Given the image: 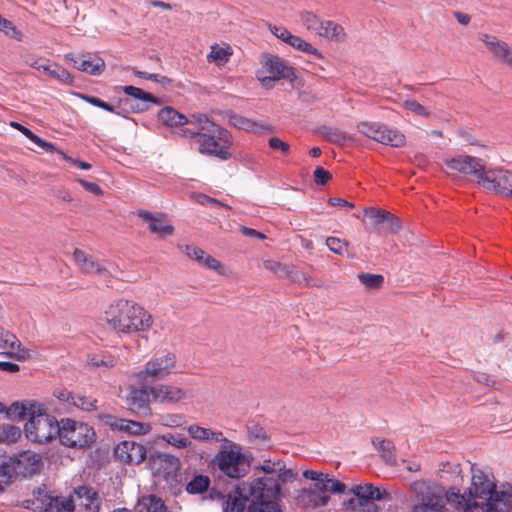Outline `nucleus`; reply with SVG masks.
<instances>
[{"instance_id":"15","label":"nucleus","mask_w":512,"mask_h":512,"mask_svg":"<svg viewBox=\"0 0 512 512\" xmlns=\"http://www.w3.org/2000/svg\"><path fill=\"white\" fill-rule=\"evenodd\" d=\"M25 63L62 84L70 85L73 82V76L65 68L58 64H51L48 60L35 59L32 56H28L25 59Z\"/></svg>"},{"instance_id":"16","label":"nucleus","mask_w":512,"mask_h":512,"mask_svg":"<svg viewBox=\"0 0 512 512\" xmlns=\"http://www.w3.org/2000/svg\"><path fill=\"white\" fill-rule=\"evenodd\" d=\"M114 455L125 464L138 465L146 458V448L135 441H123L115 447Z\"/></svg>"},{"instance_id":"45","label":"nucleus","mask_w":512,"mask_h":512,"mask_svg":"<svg viewBox=\"0 0 512 512\" xmlns=\"http://www.w3.org/2000/svg\"><path fill=\"white\" fill-rule=\"evenodd\" d=\"M263 266L279 278H287L290 276V267L281 262L268 259L263 262Z\"/></svg>"},{"instance_id":"7","label":"nucleus","mask_w":512,"mask_h":512,"mask_svg":"<svg viewBox=\"0 0 512 512\" xmlns=\"http://www.w3.org/2000/svg\"><path fill=\"white\" fill-rule=\"evenodd\" d=\"M60 421L48 414L42 405L40 411L31 416L25 424L26 437L39 444L48 443L58 437Z\"/></svg>"},{"instance_id":"11","label":"nucleus","mask_w":512,"mask_h":512,"mask_svg":"<svg viewBox=\"0 0 512 512\" xmlns=\"http://www.w3.org/2000/svg\"><path fill=\"white\" fill-rule=\"evenodd\" d=\"M357 128L364 136L384 145L402 147L406 142L404 134L400 131L388 128L386 125L378 122H361L357 125Z\"/></svg>"},{"instance_id":"61","label":"nucleus","mask_w":512,"mask_h":512,"mask_svg":"<svg viewBox=\"0 0 512 512\" xmlns=\"http://www.w3.org/2000/svg\"><path fill=\"white\" fill-rule=\"evenodd\" d=\"M268 145L271 149H273L274 151H279L283 155H288L290 152V146L288 145V143L282 141L278 137H271L268 140Z\"/></svg>"},{"instance_id":"57","label":"nucleus","mask_w":512,"mask_h":512,"mask_svg":"<svg viewBox=\"0 0 512 512\" xmlns=\"http://www.w3.org/2000/svg\"><path fill=\"white\" fill-rule=\"evenodd\" d=\"M288 278L294 283L303 284L308 287L316 285V283L311 277H309L307 274L301 271H292L290 269V276Z\"/></svg>"},{"instance_id":"4","label":"nucleus","mask_w":512,"mask_h":512,"mask_svg":"<svg viewBox=\"0 0 512 512\" xmlns=\"http://www.w3.org/2000/svg\"><path fill=\"white\" fill-rule=\"evenodd\" d=\"M211 464L226 477L239 479L248 473L250 460L240 444L226 438L221 442Z\"/></svg>"},{"instance_id":"47","label":"nucleus","mask_w":512,"mask_h":512,"mask_svg":"<svg viewBox=\"0 0 512 512\" xmlns=\"http://www.w3.org/2000/svg\"><path fill=\"white\" fill-rule=\"evenodd\" d=\"M358 279L369 289H378L384 282V277L380 274L360 273Z\"/></svg>"},{"instance_id":"48","label":"nucleus","mask_w":512,"mask_h":512,"mask_svg":"<svg viewBox=\"0 0 512 512\" xmlns=\"http://www.w3.org/2000/svg\"><path fill=\"white\" fill-rule=\"evenodd\" d=\"M20 132L23 133L29 140H31L34 144H36L43 150H45L47 152L56 151V147L54 144L47 142L44 139L40 138L38 135L33 133L30 129L26 128L25 126L22 127Z\"/></svg>"},{"instance_id":"18","label":"nucleus","mask_w":512,"mask_h":512,"mask_svg":"<svg viewBox=\"0 0 512 512\" xmlns=\"http://www.w3.org/2000/svg\"><path fill=\"white\" fill-rule=\"evenodd\" d=\"M66 59L71 61L74 66L82 72L90 75L99 76L105 70V61L97 55L86 54H68Z\"/></svg>"},{"instance_id":"21","label":"nucleus","mask_w":512,"mask_h":512,"mask_svg":"<svg viewBox=\"0 0 512 512\" xmlns=\"http://www.w3.org/2000/svg\"><path fill=\"white\" fill-rule=\"evenodd\" d=\"M479 39L499 62L512 69V49L506 42L485 33L480 34Z\"/></svg>"},{"instance_id":"38","label":"nucleus","mask_w":512,"mask_h":512,"mask_svg":"<svg viewBox=\"0 0 512 512\" xmlns=\"http://www.w3.org/2000/svg\"><path fill=\"white\" fill-rule=\"evenodd\" d=\"M287 44H289L290 46H292L293 48H295V49H297V50H299L301 52H305L307 54L314 55L317 58H322L323 57L322 53L318 49L313 47L310 43L306 42L305 40H303L299 36H296V35L292 34V36L289 39V41L287 42Z\"/></svg>"},{"instance_id":"27","label":"nucleus","mask_w":512,"mask_h":512,"mask_svg":"<svg viewBox=\"0 0 512 512\" xmlns=\"http://www.w3.org/2000/svg\"><path fill=\"white\" fill-rule=\"evenodd\" d=\"M187 432L192 439L200 442L221 443L222 441L226 440V437L221 431L202 427L197 424L188 426Z\"/></svg>"},{"instance_id":"6","label":"nucleus","mask_w":512,"mask_h":512,"mask_svg":"<svg viewBox=\"0 0 512 512\" xmlns=\"http://www.w3.org/2000/svg\"><path fill=\"white\" fill-rule=\"evenodd\" d=\"M411 491L418 501L413 506L412 512H445L447 494L437 485H431L425 481H415L411 484Z\"/></svg>"},{"instance_id":"49","label":"nucleus","mask_w":512,"mask_h":512,"mask_svg":"<svg viewBox=\"0 0 512 512\" xmlns=\"http://www.w3.org/2000/svg\"><path fill=\"white\" fill-rule=\"evenodd\" d=\"M300 18H301V22H302L303 26L307 30L312 31V32H314L317 35L323 20L318 18L312 12H303V13H301Z\"/></svg>"},{"instance_id":"55","label":"nucleus","mask_w":512,"mask_h":512,"mask_svg":"<svg viewBox=\"0 0 512 512\" xmlns=\"http://www.w3.org/2000/svg\"><path fill=\"white\" fill-rule=\"evenodd\" d=\"M96 403L97 400L90 397L75 395L72 405L84 411H93L97 408Z\"/></svg>"},{"instance_id":"19","label":"nucleus","mask_w":512,"mask_h":512,"mask_svg":"<svg viewBox=\"0 0 512 512\" xmlns=\"http://www.w3.org/2000/svg\"><path fill=\"white\" fill-rule=\"evenodd\" d=\"M150 396V386L131 388L127 397V405L132 412L140 416H150L152 413L149 405Z\"/></svg>"},{"instance_id":"62","label":"nucleus","mask_w":512,"mask_h":512,"mask_svg":"<svg viewBox=\"0 0 512 512\" xmlns=\"http://www.w3.org/2000/svg\"><path fill=\"white\" fill-rule=\"evenodd\" d=\"M185 253L189 258L197 261L200 265H202L206 256V253L196 246L187 245L185 248Z\"/></svg>"},{"instance_id":"17","label":"nucleus","mask_w":512,"mask_h":512,"mask_svg":"<svg viewBox=\"0 0 512 512\" xmlns=\"http://www.w3.org/2000/svg\"><path fill=\"white\" fill-rule=\"evenodd\" d=\"M11 460L15 475L23 477L32 476L38 473L43 466L41 456L32 451L22 452L16 458Z\"/></svg>"},{"instance_id":"23","label":"nucleus","mask_w":512,"mask_h":512,"mask_svg":"<svg viewBox=\"0 0 512 512\" xmlns=\"http://www.w3.org/2000/svg\"><path fill=\"white\" fill-rule=\"evenodd\" d=\"M28 508L43 512H51L57 504V496L45 485L38 487L32 493V498L27 500Z\"/></svg>"},{"instance_id":"5","label":"nucleus","mask_w":512,"mask_h":512,"mask_svg":"<svg viewBox=\"0 0 512 512\" xmlns=\"http://www.w3.org/2000/svg\"><path fill=\"white\" fill-rule=\"evenodd\" d=\"M184 135L195 138L198 143L199 153L217 157L220 160H228L232 154V136L228 130L220 125L212 126L207 132H195L189 128L184 130Z\"/></svg>"},{"instance_id":"51","label":"nucleus","mask_w":512,"mask_h":512,"mask_svg":"<svg viewBox=\"0 0 512 512\" xmlns=\"http://www.w3.org/2000/svg\"><path fill=\"white\" fill-rule=\"evenodd\" d=\"M117 360L111 355L94 356L89 360V365L93 368H106L110 369L115 367Z\"/></svg>"},{"instance_id":"10","label":"nucleus","mask_w":512,"mask_h":512,"mask_svg":"<svg viewBox=\"0 0 512 512\" xmlns=\"http://www.w3.org/2000/svg\"><path fill=\"white\" fill-rule=\"evenodd\" d=\"M478 184L485 190L503 198L512 199V171L503 167L485 169Z\"/></svg>"},{"instance_id":"9","label":"nucleus","mask_w":512,"mask_h":512,"mask_svg":"<svg viewBox=\"0 0 512 512\" xmlns=\"http://www.w3.org/2000/svg\"><path fill=\"white\" fill-rule=\"evenodd\" d=\"M176 363L177 360L174 353L167 352L165 354L152 357L145 363L143 369L133 375V378L138 383L164 380L175 372Z\"/></svg>"},{"instance_id":"43","label":"nucleus","mask_w":512,"mask_h":512,"mask_svg":"<svg viewBox=\"0 0 512 512\" xmlns=\"http://www.w3.org/2000/svg\"><path fill=\"white\" fill-rule=\"evenodd\" d=\"M22 431L19 427L14 425L0 426V442L15 443L21 437Z\"/></svg>"},{"instance_id":"25","label":"nucleus","mask_w":512,"mask_h":512,"mask_svg":"<svg viewBox=\"0 0 512 512\" xmlns=\"http://www.w3.org/2000/svg\"><path fill=\"white\" fill-rule=\"evenodd\" d=\"M263 68L270 74L278 78H285L290 81L296 78L295 70L287 66L279 57L266 55L263 59Z\"/></svg>"},{"instance_id":"50","label":"nucleus","mask_w":512,"mask_h":512,"mask_svg":"<svg viewBox=\"0 0 512 512\" xmlns=\"http://www.w3.org/2000/svg\"><path fill=\"white\" fill-rule=\"evenodd\" d=\"M162 439L171 446L178 449L188 448L192 446V442L187 437L179 434L175 435L168 433L163 435Z\"/></svg>"},{"instance_id":"40","label":"nucleus","mask_w":512,"mask_h":512,"mask_svg":"<svg viewBox=\"0 0 512 512\" xmlns=\"http://www.w3.org/2000/svg\"><path fill=\"white\" fill-rule=\"evenodd\" d=\"M249 441L254 444H265L267 435L263 427L253 421L249 422L246 426Z\"/></svg>"},{"instance_id":"35","label":"nucleus","mask_w":512,"mask_h":512,"mask_svg":"<svg viewBox=\"0 0 512 512\" xmlns=\"http://www.w3.org/2000/svg\"><path fill=\"white\" fill-rule=\"evenodd\" d=\"M158 117L160 121L169 126L186 124L187 118L172 107H165L160 110Z\"/></svg>"},{"instance_id":"46","label":"nucleus","mask_w":512,"mask_h":512,"mask_svg":"<svg viewBox=\"0 0 512 512\" xmlns=\"http://www.w3.org/2000/svg\"><path fill=\"white\" fill-rule=\"evenodd\" d=\"M159 423L165 427L178 428L185 423V416L180 413H167L159 418Z\"/></svg>"},{"instance_id":"33","label":"nucleus","mask_w":512,"mask_h":512,"mask_svg":"<svg viewBox=\"0 0 512 512\" xmlns=\"http://www.w3.org/2000/svg\"><path fill=\"white\" fill-rule=\"evenodd\" d=\"M42 404H38L35 402H15L9 408V414L12 417L19 418L24 420L25 418L30 419L31 416L40 411V407Z\"/></svg>"},{"instance_id":"59","label":"nucleus","mask_w":512,"mask_h":512,"mask_svg":"<svg viewBox=\"0 0 512 512\" xmlns=\"http://www.w3.org/2000/svg\"><path fill=\"white\" fill-rule=\"evenodd\" d=\"M14 475L15 473L12 460L10 463L3 462L0 465V480L2 482L8 485L12 481Z\"/></svg>"},{"instance_id":"31","label":"nucleus","mask_w":512,"mask_h":512,"mask_svg":"<svg viewBox=\"0 0 512 512\" xmlns=\"http://www.w3.org/2000/svg\"><path fill=\"white\" fill-rule=\"evenodd\" d=\"M135 510L136 512H171L165 502L154 494L142 496Z\"/></svg>"},{"instance_id":"58","label":"nucleus","mask_w":512,"mask_h":512,"mask_svg":"<svg viewBox=\"0 0 512 512\" xmlns=\"http://www.w3.org/2000/svg\"><path fill=\"white\" fill-rule=\"evenodd\" d=\"M403 107L417 115L423 116V117H429L430 112L422 106L419 102L416 100H406L403 103Z\"/></svg>"},{"instance_id":"63","label":"nucleus","mask_w":512,"mask_h":512,"mask_svg":"<svg viewBox=\"0 0 512 512\" xmlns=\"http://www.w3.org/2000/svg\"><path fill=\"white\" fill-rule=\"evenodd\" d=\"M282 462H273L271 460H265L263 464L259 467L265 474H267V477H274V475L277 474V472L280 470Z\"/></svg>"},{"instance_id":"36","label":"nucleus","mask_w":512,"mask_h":512,"mask_svg":"<svg viewBox=\"0 0 512 512\" xmlns=\"http://www.w3.org/2000/svg\"><path fill=\"white\" fill-rule=\"evenodd\" d=\"M124 92L125 94L142 101L141 106H138L139 110H147L150 103H157V99L155 97L140 88L134 86H125Z\"/></svg>"},{"instance_id":"12","label":"nucleus","mask_w":512,"mask_h":512,"mask_svg":"<svg viewBox=\"0 0 512 512\" xmlns=\"http://www.w3.org/2000/svg\"><path fill=\"white\" fill-rule=\"evenodd\" d=\"M445 165L454 171H457L464 175H474L477 181L482 173H484L486 167L481 159L470 155H458L452 158L444 159Z\"/></svg>"},{"instance_id":"37","label":"nucleus","mask_w":512,"mask_h":512,"mask_svg":"<svg viewBox=\"0 0 512 512\" xmlns=\"http://www.w3.org/2000/svg\"><path fill=\"white\" fill-rule=\"evenodd\" d=\"M210 478L206 475H196L186 484V491L189 494H202L210 486Z\"/></svg>"},{"instance_id":"2","label":"nucleus","mask_w":512,"mask_h":512,"mask_svg":"<svg viewBox=\"0 0 512 512\" xmlns=\"http://www.w3.org/2000/svg\"><path fill=\"white\" fill-rule=\"evenodd\" d=\"M104 319L114 331L127 335L146 332L153 325L152 315L144 307L124 298L109 304Z\"/></svg>"},{"instance_id":"42","label":"nucleus","mask_w":512,"mask_h":512,"mask_svg":"<svg viewBox=\"0 0 512 512\" xmlns=\"http://www.w3.org/2000/svg\"><path fill=\"white\" fill-rule=\"evenodd\" d=\"M231 55L232 50L230 46L219 47L218 45H214L211 47V51L207 57L209 61H214L217 64L221 65L226 63Z\"/></svg>"},{"instance_id":"34","label":"nucleus","mask_w":512,"mask_h":512,"mask_svg":"<svg viewBox=\"0 0 512 512\" xmlns=\"http://www.w3.org/2000/svg\"><path fill=\"white\" fill-rule=\"evenodd\" d=\"M354 499H376L382 500L388 496L385 490L374 487L372 484L356 485L352 488Z\"/></svg>"},{"instance_id":"56","label":"nucleus","mask_w":512,"mask_h":512,"mask_svg":"<svg viewBox=\"0 0 512 512\" xmlns=\"http://www.w3.org/2000/svg\"><path fill=\"white\" fill-rule=\"evenodd\" d=\"M366 216L376 220V223H382L386 220H392V214L390 212L377 209L374 207H368L364 210Z\"/></svg>"},{"instance_id":"28","label":"nucleus","mask_w":512,"mask_h":512,"mask_svg":"<svg viewBox=\"0 0 512 512\" xmlns=\"http://www.w3.org/2000/svg\"><path fill=\"white\" fill-rule=\"evenodd\" d=\"M317 35L331 42H344L347 38L344 27L332 20H323Z\"/></svg>"},{"instance_id":"1","label":"nucleus","mask_w":512,"mask_h":512,"mask_svg":"<svg viewBox=\"0 0 512 512\" xmlns=\"http://www.w3.org/2000/svg\"><path fill=\"white\" fill-rule=\"evenodd\" d=\"M447 502L463 512H508L512 508V486L501 484L497 488L491 472L471 465V485L463 494L451 488Z\"/></svg>"},{"instance_id":"24","label":"nucleus","mask_w":512,"mask_h":512,"mask_svg":"<svg viewBox=\"0 0 512 512\" xmlns=\"http://www.w3.org/2000/svg\"><path fill=\"white\" fill-rule=\"evenodd\" d=\"M76 507L79 512H98L100 508V499L94 489L81 486L75 490Z\"/></svg>"},{"instance_id":"8","label":"nucleus","mask_w":512,"mask_h":512,"mask_svg":"<svg viewBox=\"0 0 512 512\" xmlns=\"http://www.w3.org/2000/svg\"><path fill=\"white\" fill-rule=\"evenodd\" d=\"M95 432L91 426L70 418L60 420L58 438L69 448H83L95 441Z\"/></svg>"},{"instance_id":"26","label":"nucleus","mask_w":512,"mask_h":512,"mask_svg":"<svg viewBox=\"0 0 512 512\" xmlns=\"http://www.w3.org/2000/svg\"><path fill=\"white\" fill-rule=\"evenodd\" d=\"M106 423L114 430L124 431L132 435H145L151 431L150 424L134 420L107 417Z\"/></svg>"},{"instance_id":"44","label":"nucleus","mask_w":512,"mask_h":512,"mask_svg":"<svg viewBox=\"0 0 512 512\" xmlns=\"http://www.w3.org/2000/svg\"><path fill=\"white\" fill-rule=\"evenodd\" d=\"M186 124L195 125L199 128L198 132H207L212 129V126H217L218 124L210 121L206 114H192L190 119H187Z\"/></svg>"},{"instance_id":"54","label":"nucleus","mask_w":512,"mask_h":512,"mask_svg":"<svg viewBox=\"0 0 512 512\" xmlns=\"http://www.w3.org/2000/svg\"><path fill=\"white\" fill-rule=\"evenodd\" d=\"M76 508L75 494L69 498L58 497L57 504L51 512H73Z\"/></svg>"},{"instance_id":"64","label":"nucleus","mask_w":512,"mask_h":512,"mask_svg":"<svg viewBox=\"0 0 512 512\" xmlns=\"http://www.w3.org/2000/svg\"><path fill=\"white\" fill-rule=\"evenodd\" d=\"M81 98L96 107L102 108L109 112H114V107L112 105H110L109 103L101 100L100 98L93 97V96H87V95H81Z\"/></svg>"},{"instance_id":"20","label":"nucleus","mask_w":512,"mask_h":512,"mask_svg":"<svg viewBox=\"0 0 512 512\" xmlns=\"http://www.w3.org/2000/svg\"><path fill=\"white\" fill-rule=\"evenodd\" d=\"M0 349L2 353L18 361L29 358V350L21 347L18 338L11 332L0 328Z\"/></svg>"},{"instance_id":"3","label":"nucleus","mask_w":512,"mask_h":512,"mask_svg":"<svg viewBox=\"0 0 512 512\" xmlns=\"http://www.w3.org/2000/svg\"><path fill=\"white\" fill-rule=\"evenodd\" d=\"M241 495L248 498L247 512H282L281 488L273 477H261L240 484Z\"/></svg>"},{"instance_id":"14","label":"nucleus","mask_w":512,"mask_h":512,"mask_svg":"<svg viewBox=\"0 0 512 512\" xmlns=\"http://www.w3.org/2000/svg\"><path fill=\"white\" fill-rule=\"evenodd\" d=\"M155 465V475L163 478L167 482L176 480L177 474L179 472V488L182 487L185 479L180 472L181 463L177 457L168 454L161 455L158 457Z\"/></svg>"},{"instance_id":"30","label":"nucleus","mask_w":512,"mask_h":512,"mask_svg":"<svg viewBox=\"0 0 512 512\" xmlns=\"http://www.w3.org/2000/svg\"><path fill=\"white\" fill-rule=\"evenodd\" d=\"M229 123L238 129H242L244 131L253 132L257 134L271 132L273 130L272 127L269 125L255 122L251 119H248L237 114L229 115Z\"/></svg>"},{"instance_id":"22","label":"nucleus","mask_w":512,"mask_h":512,"mask_svg":"<svg viewBox=\"0 0 512 512\" xmlns=\"http://www.w3.org/2000/svg\"><path fill=\"white\" fill-rule=\"evenodd\" d=\"M150 392L153 401L160 403H178L187 397L185 390L174 385L150 386Z\"/></svg>"},{"instance_id":"29","label":"nucleus","mask_w":512,"mask_h":512,"mask_svg":"<svg viewBox=\"0 0 512 512\" xmlns=\"http://www.w3.org/2000/svg\"><path fill=\"white\" fill-rule=\"evenodd\" d=\"M73 258L78 268L84 273L100 274L103 270L101 263L80 249L74 250Z\"/></svg>"},{"instance_id":"53","label":"nucleus","mask_w":512,"mask_h":512,"mask_svg":"<svg viewBox=\"0 0 512 512\" xmlns=\"http://www.w3.org/2000/svg\"><path fill=\"white\" fill-rule=\"evenodd\" d=\"M0 31L4 32L10 38L20 41L22 33L15 27V25L8 19L0 15Z\"/></svg>"},{"instance_id":"60","label":"nucleus","mask_w":512,"mask_h":512,"mask_svg":"<svg viewBox=\"0 0 512 512\" xmlns=\"http://www.w3.org/2000/svg\"><path fill=\"white\" fill-rule=\"evenodd\" d=\"M273 478L277 480L278 485L280 486V482L286 483L295 480L296 474L291 469H286L285 465L282 463L276 477Z\"/></svg>"},{"instance_id":"32","label":"nucleus","mask_w":512,"mask_h":512,"mask_svg":"<svg viewBox=\"0 0 512 512\" xmlns=\"http://www.w3.org/2000/svg\"><path fill=\"white\" fill-rule=\"evenodd\" d=\"M240 485L237 489L226 496L222 503L223 512H243L248 505V498L241 495Z\"/></svg>"},{"instance_id":"52","label":"nucleus","mask_w":512,"mask_h":512,"mask_svg":"<svg viewBox=\"0 0 512 512\" xmlns=\"http://www.w3.org/2000/svg\"><path fill=\"white\" fill-rule=\"evenodd\" d=\"M326 245L335 254L344 255L348 251V242L337 237H328Z\"/></svg>"},{"instance_id":"13","label":"nucleus","mask_w":512,"mask_h":512,"mask_svg":"<svg viewBox=\"0 0 512 512\" xmlns=\"http://www.w3.org/2000/svg\"><path fill=\"white\" fill-rule=\"evenodd\" d=\"M137 215L147 224L149 232L159 238L163 239L174 234V226L167 220L165 214L139 210Z\"/></svg>"},{"instance_id":"39","label":"nucleus","mask_w":512,"mask_h":512,"mask_svg":"<svg viewBox=\"0 0 512 512\" xmlns=\"http://www.w3.org/2000/svg\"><path fill=\"white\" fill-rule=\"evenodd\" d=\"M373 445L382 452V458L388 464L395 463L394 445L391 441L385 439H374Z\"/></svg>"},{"instance_id":"41","label":"nucleus","mask_w":512,"mask_h":512,"mask_svg":"<svg viewBox=\"0 0 512 512\" xmlns=\"http://www.w3.org/2000/svg\"><path fill=\"white\" fill-rule=\"evenodd\" d=\"M375 499H350L348 507L354 512H378V506L374 503Z\"/></svg>"}]
</instances>
